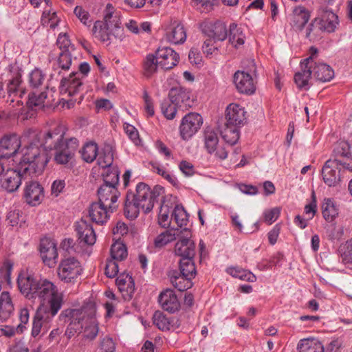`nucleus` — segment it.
<instances>
[{"mask_svg":"<svg viewBox=\"0 0 352 352\" xmlns=\"http://www.w3.org/2000/svg\"><path fill=\"white\" fill-rule=\"evenodd\" d=\"M18 287L27 298H38L40 306L33 320L32 335L45 333L51 327L54 317L60 309L63 294L58 287L45 278L35 276L28 270H21L17 278Z\"/></svg>","mask_w":352,"mask_h":352,"instance_id":"nucleus-1","label":"nucleus"},{"mask_svg":"<svg viewBox=\"0 0 352 352\" xmlns=\"http://www.w3.org/2000/svg\"><path fill=\"white\" fill-rule=\"evenodd\" d=\"M47 162V156L41 154L38 148H26L22 159L14 167L8 168L1 176V188L8 192H15L21 185L22 179L41 174Z\"/></svg>","mask_w":352,"mask_h":352,"instance_id":"nucleus-2","label":"nucleus"},{"mask_svg":"<svg viewBox=\"0 0 352 352\" xmlns=\"http://www.w3.org/2000/svg\"><path fill=\"white\" fill-rule=\"evenodd\" d=\"M96 306L89 302L80 309H66L60 316L64 321L68 322L65 335L71 338L76 333L84 329L82 333L85 338L92 340L98 335V325L95 318Z\"/></svg>","mask_w":352,"mask_h":352,"instance_id":"nucleus-3","label":"nucleus"},{"mask_svg":"<svg viewBox=\"0 0 352 352\" xmlns=\"http://www.w3.org/2000/svg\"><path fill=\"white\" fill-rule=\"evenodd\" d=\"M38 133L32 129L25 130L21 138L13 134L4 136L0 140V158H12V161L19 162L26 148H36L41 154H45L40 147L34 144Z\"/></svg>","mask_w":352,"mask_h":352,"instance_id":"nucleus-4","label":"nucleus"},{"mask_svg":"<svg viewBox=\"0 0 352 352\" xmlns=\"http://www.w3.org/2000/svg\"><path fill=\"white\" fill-rule=\"evenodd\" d=\"M179 60L178 54L172 48L159 47L145 57L142 66L144 75L150 77L160 69H170L178 64Z\"/></svg>","mask_w":352,"mask_h":352,"instance_id":"nucleus-5","label":"nucleus"},{"mask_svg":"<svg viewBox=\"0 0 352 352\" xmlns=\"http://www.w3.org/2000/svg\"><path fill=\"white\" fill-rule=\"evenodd\" d=\"M164 192L162 187L156 186L151 190L148 186L140 183L136 186V194L131 195L144 213L149 212L153 208L155 199Z\"/></svg>","mask_w":352,"mask_h":352,"instance_id":"nucleus-6","label":"nucleus"},{"mask_svg":"<svg viewBox=\"0 0 352 352\" xmlns=\"http://www.w3.org/2000/svg\"><path fill=\"white\" fill-rule=\"evenodd\" d=\"M38 133L37 138L34 141V144L41 148V151L45 153L48 160L50 159L46 150L58 149V147L64 145L65 143L63 140L64 131L60 125H56L49 131L41 133L36 130Z\"/></svg>","mask_w":352,"mask_h":352,"instance_id":"nucleus-7","label":"nucleus"},{"mask_svg":"<svg viewBox=\"0 0 352 352\" xmlns=\"http://www.w3.org/2000/svg\"><path fill=\"white\" fill-rule=\"evenodd\" d=\"M82 272L80 262L74 256H67L61 259L57 268V276L64 283H73L76 281Z\"/></svg>","mask_w":352,"mask_h":352,"instance_id":"nucleus-8","label":"nucleus"},{"mask_svg":"<svg viewBox=\"0 0 352 352\" xmlns=\"http://www.w3.org/2000/svg\"><path fill=\"white\" fill-rule=\"evenodd\" d=\"M204 147L206 151L218 160H225L228 151L223 142L219 141L218 131L214 128L208 127L204 132Z\"/></svg>","mask_w":352,"mask_h":352,"instance_id":"nucleus-9","label":"nucleus"},{"mask_svg":"<svg viewBox=\"0 0 352 352\" xmlns=\"http://www.w3.org/2000/svg\"><path fill=\"white\" fill-rule=\"evenodd\" d=\"M203 122V118L198 113L190 112L185 115L179 126L181 139L184 141L191 139L199 131Z\"/></svg>","mask_w":352,"mask_h":352,"instance_id":"nucleus-10","label":"nucleus"},{"mask_svg":"<svg viewBox=\"0 0 352 352\" xmlns=\"http://www.w3.org/2000/svg\"><path fill=\"white\" fill-rule=\"evenodd\" d=\"M178 241L175 245V253L180 259L195 258L196 254L195 244L192 240V234L188 229L179 231Z\"/></svg>","mask_w":352,"mask_h":352,"instance_id":"nucleus-11","label":"nucleus"},{"mask_svg":"<svg viewBox=\"0 0 352 352\" xmlns=\"http://www.w3.org/2000/svg\"><path fill=\"white\" fill-rule=\"evenodd\" d=\"M38 250L44 265L50 268L54 267L58 258L56 242L51 238H43L40 241Z\"/></svg>","mask_w":352,"mask_h":352,"instance_id":"nucleus-12","label":"nucleus"},{"mask_svg":"<svg viewBox=\"0 0 352 352\" xmlns=\"http://www.w3.org/2000/svg\"><path fill=\"white\" fill-rule=\"evenodd\" d=\"M225 120L228 126L243 127L247 122L248 112L241 104L232 102L226 108Z\"/></svg>","mask_w":352,"mask_h":352,"instance_id":"nucleus-13","label":"nucleus"},{"mask_svg":"<svg viewBox=\"0 0 352 352\" xmlns=\"http://www.w3.org/2000/svg\"><path fill=\"white\" fill-rule=\"evenodd\" d=\"M102 21L111 29L115 38L120 40L124 38L123 30L121 28V14L110 3L106 6Z\"/></svg>","mask_w":352,"mask_h":352,"instance_id":"nucleus-14","label":"nucleus"},{"mask_svg":"<svg viewBox=\"0 0 352 352\" xmlns=\"http://www.w3.org/2000/svg\"><path fill=\"white\" fill-rule=\"evenodd\" d=\"M351 146L344 140L338 141L333 150L332 158L342 166L343 169L352 172V158L351 157Z\"/></svg>","mask_w":352,"mask_h":352,"instance_id":"nucleus-15","label":"nucleus"},{"mask_svg":"<svg viewBox=\"0 0 352 352\" xmlns=\"http://www.w3.org/2000/svg\"><path fill=\"white\" fill-rule=\"evenodd\" d=\"M342 166L338 162L328 160L324 164L321 170L323 182L329 187H336L341 181Z\"/></svg>","mask_w":352,"mask_h":352,"instance_id":"nucleus-16","label":"nucleus"},{"mask_svg":"<svg viewBox=\"0 0 352 352\" xmlns=\"http://www.w3.org/2000/svg\"><path fill=\"white\" fill-rule=\"evenodd\" d=\"M314 54L300 62V71L296 73L294 81L299 88L308 89L313 76Z\"/></svg>","mask_w":352,"mask_h":352,"instance_id":"nucleus-17","label":"nucleus"},{"mask_svg":"<svg viewBox=\"0 0 352 352\" xmlns=\"http://www.w3.org/2000/svg\"><path fill=\"white\" fill-rule=\"evenodd\" d=\"M165 39L170 44L183 43L186 39V32L184 25L177 20L171 19L165 28Z\"/></svg>","mask_w":352,"mask_h":352,"instance_id":"nucleus-18","label":"nucleus"},{"mask_svg":"<svg viewBox=\"0 0 352 352\" xmlns=\"http://www.w3.org/2000/svg\"><path fill=\"white\" fill-rule=\"evenodd\" d=\"M44 197V188L38 182L32 181L25 184L23 198L28 204L36 206L43 201Z\"/></svg>","mask_w":352,"mask_h":352,"instance_id":"nucleus-19","label":"nucleus"},{"mask_svg":"<svg viewBox=\"0 0 352 352\" xmlns=\"http://www.w3.org/2000/svg\"><path fill=\"white\" fill-rule=\"evenodd\" d=\"M234 83L237 91L241 94L251 95L255 92L256 82L254 78L243 71L235 72Z\"/></svg>","mask_w":352,"mask_h":352,"instance_id":"nucleus-20","label":"nucleus"},{"mask_svg":"<svg viewBox=\"0 0 352 352\" xmlns=\"http://www.w3.org/2000/svg\"><path fill=\"white\" fill-rule=\"evenodd\" d=\"M311 25L318 27L320 30L333 32L338 25V18L333 12L324 11L314 19Z\"/></svg>","mask_w":352,"mask_h":352,"instance_id":"nucleus-21","label":"nucleus"},{"mask_svg":"<svg viewBox=\"0 0 352 352\" xmlns=\"http://www.w3.org/2000/svg\"><path fill=\"white\" fill-rule=\"evenodd\" d=\"M202 31L214 41H224L228 34L226 25L221 22L204 21L201 23Z\"/></svg>","mask_w":352,"mask_h":352,"instance_id":"nucleus-22","label":"nucleus"},{"mask_svg":"<svg viewBox=\"0 0 352 352\" xmlns=\"http://www.w3.org/2000/svg\"><path fill=\"white\" fill-rule=\"evenodd\" d=\"M99 202L107 205L109 208L115 209L118 199L120 196L116 187L102 184L98 190Z\"/></svg>","mask_w":352,"mask_h":352,"instance_id":"nucleus-23","label":"nucleus"},{"mask_svg":"<svg viewBox=\"0 0 352 352\" xmlns=\"http://www.w3.org/2000/svg\"><path fill=\"white\" fill-rule=\"evenodd\" d=\"M311 54L316 53V50L311 48ZM313 76L317 80L321 82H329L334 76L333 69L327 64L322 61H316L314 58V65L312 67Z\"/></svg>","mask_w":352,"mask_h":352,"instance_id":"nucleus-24","label":"nucleus"},{"mask_svg":"<svg viewBox=\"0 0 352 352\" xmlns=\"http://www.w3.org/2000/svg\"><path fill=\"white\" fill-rule=\"evenodd\" d=\"M113 210V208H109L107 205L99 201L93 203L89 210V216L93 222L103 224L107 221L109 213Z\"/></svg>","mask_w":352,"mask_h":352,"instance_id":"nucleus-25","label":"nucleus"},{"mask_svg":"<svg viewBox=\"0 0 352 352\" xmlns=\"http://www.w3.org/2000/svg\"><path fill=\"white\" fill-rule=\"evenodd\" d=\"M159 302L164 310L169 312L177 311L180 307V302L177 295L171 289H166L160 294Z\"/></svg>","mask_w":352,"mask_h":352,"instance_id":"nucleus-26","label":"nucleus"},{"mask_svg":"<svg viewBox=\"0 0 352 352\" xmlns=\"http://www.w3.org/2000/svg\"><path fill=\"white\" fill-rule=\"evenodd\" d=\"M320 210L322 217L328 223L333 222L339 215V206L331 198H324L321 203Z\"/></svg>","mask_w":352,"mask_h":352,"instance_id":"nucleus-27","label":"nucleus"},{"mask_svg":"<svg viewBox=\"0 0 352 352\" xmlns=\"http://www.w3.org/2000/svg\"><path fill=\"white\" fill-rule=\"evenodd\" d=\"M154 324L162 331H175L179 327V320L175 317H167L157 311L153 316Z\"/></svg>","mask_w":352,"mask_h":352,"instance_id":"nucleus-28","label":"nucleus"},{"mask_svg":"<svg viewBox=\"0 0 352 352\" xmlns=\"http://www.w3.org/2000/svg\"><path fill=\"white\" fill-rule=\"evenodd\" d=\"M76 230L82 242L89 245H92L96 243V236L93 228L85 221H78L76 224Z\"/></svg>","mask_w":352,"mask_h":352,"instance_id":"nucleus-29","label":"nucleus"},{"mask_svg":"<svg viewBox=\"0 0 352 352\" xmlns=\"http://www.w3.org/2000/svg\"><path fill=\"white\" fill-rule=\"evenodd\" d=\"M116 285L124 299H129L135 290L133 278L128 273L120 274L116 279Z\"/></svg>","mask_w":352,"mask_h":352,"instance_id":"nucleus-30","label":"nucleus"},{"mask_svg":"<svg viewBox=\"0 0 352 352\" xmlns=\"http://www.w3.org/2000/svg\"><path fill=\"white\" fill-rule=\"evenodd\" d=\"M309 19L308 11L302 6L294 8L289 16L290 25L296 30H301Z\"/></svg>","mask_w":352,"mask_h":352,"instance_id":"nucleus-31","label":"nucleus"},{"mask_svg":"<svg viewBox=\"0 0 352 352\" xmlns=\"http://www.w3.org/2000/svg\"><path fill=\"white\" fill-rule=\"evenodd\" d=\"M82 85L78 74H73L69 78H65L61 82L60 92L73 96L76 94Z\"/></svg>","mask_w":352,"mask_h":352,"instance_id":"nucleus-32","label":"nucleus"},{"mask_svg":"<svg viewBox=\"0 0 352 352\" xmlns=\"http://www.w3.org/2000/svg\"><path fill=\"white\" fill-rule=\"evenodd\" d=\"M92 33L98 41L109 44L113 35L111 29L107 26L102 21H97L94 23Z\"/></svg>","mask_w":352,"mask_h":352,"instance_id":"nucleus-33","label":"nucleus"},{"mask_svg":"<svg viewBox=\"0 0 352 352\" xmlns=\"http://www.w3.org/2000/svg\"><path fill=\"white\" fill-rule=\"evenodd\" d=\"M14 306L8 292H3L0 295V322L6 321L12 315Z\"/></svg>","mask_w":352,"mask_h":352,"instance_id":"nucleus-34","label":"nucleus"},{"mask_svg":"<svg viewBox=\"0 0 352 352\" xmlns=\"http://www.w3.org/2000/svg\"><path fill=\"white\" fill-rule=\"evenodd\" d=\"M297 349L298 352H324L323 344L319 340L314 338L300 340Z\"/></svg>","mask_w":352,"mask_h":352,"instance_id":"nucleus-35","label":"nucleus"},{"mask_svg":"<svg viewBox=\"0 0 352 352\" xmlns=\"http://www.w3.org/2000/svg\"><path fill=\"white\" fill-rule=\"evenodd\" d=\"M170 97L172 101L178 105V107L190 106L191 93L189 90L184 88L174 89L170 91Z\"/></svg>","mask_w":352,"mask_h":352,"instance_id":"nucleus-36","label":"nucleus"},{"mask_svg":"<svg viewBox=\"0 0 352 352\" xmlns=\"http://www.w3.org/2000/svg\"><path fill=\"white\" fill-rule=\"evenodd\" d=\"M245 34L242 29L236 24L230 26L228 41L230 44L234 48H239L245 43Z\"/></svg>","mask_w":352,"mask_h":352,"instance_id":"nucleus-37","label":"nucleus"},{"mask_svg":"<svg viewBox=\"0 0 352 352\" xmlns=\"http://www.w3.org/2000/svg\"><path fill=\"white\" fill-rule=\"evenodd\" d=\"M113 150L110 144L104 145L98 154V164L103 169L112 166Z\"/></svg>","mask_w":352,"mask_h":352,"instance_id":"nucleus-38","label":"nucleus"},{"mask_svg":"<svg viewBox=\"0 0 352 352\" xmlns=\"http://www.w3.org/2000/svg\"><path fill=\"white\" fill-rule=\"evenodd\" d=\"M180 230L172 229L162 232L154 239V245L157 248H161L171 241H174L179 234Z\"/></svg>","mask_w":352,"mask_h":352,"instance_id":"nucleus-39","label":"nucleus"},{"mask_svg":"<svg viewBox=\"0 0 352 352\" xmlns=\"http://www.w3.org/2000/svg\"><path fill=\"white\" fill-rule=\"evenodd\" d=\"M226 272L234 278L248 282H255L256 277L251 272L243 270L239 267H230L226 269Z\"/></svg>","mask_w":352,"mask_h":352,"instance_id":"nucleus-40","label":"nucleus"},{"mask_svg":"<svg viewBox=\"0 0 352 352\" xmlns=\"http://www.w3.org/2000/svg\"><path fill=\"white\" fill-rule=\"evenodd\" d=\"M151 26L149 22H143L139 25L135 20L131 19L126 20L124 23V27L126 30L135 34L151 32Z\"/></svg>","mask_w":352,"mask_h":352,"instance_id":"nucleus-41","label":"nucleus"},{"mask_svg":"<svg viewBox=\"0 0 352 352\" xmlns=\"http://www.w3.org/2000/svg\"><path fill=\"white\" fill-rule=\"evenodd\" d=\"M82 160L86 162L91 163L96 160L98 154V148L95 142H89L86 143L80 151Z\"/></svg>","mask_w":352,"mask_h":352,"instance_id":"nucleus-42","label":"nucleus"},{"mask_svg":"<svg viewBox=\"0 0 352 352\" xmlns=\"http://www.w3.org/2000/svg\"><path fill=\"white\" fill-rule=\"evenodd\" d=\"M115 241L111 245L110 253L111 258L117 261L125 259L128 255L126 245L119 239H114Z\"/></svg>","mask_w":352,"mask_h":352,"instance_id":"nucleus-43","label":"nucleus"},{"mask_svg":"<svg viewBox=\"0 0 352 352\" xmlns=\"http://www.w3.org/2000/svg\"><path fill=\"white\" fill-rule=\"evenodd\" d=\"M241 128L228 126L225 122V128L221 131L222 138L230 144H236L239 139Z\"/></svg>","mask_w":352,"mask_h":352,"instance_id":"nucleus-44","label":"nucleus"},{"mask_svg":"<svg viewBox=\"0 0 352 352\" xmlns=\"http://www.w3.org/2000/svg\"><path fill=\"white\" fill-rule=\"evenodd\" d=\"M102 175L104 177V184L105 185L116 187L119 182V172L116 166H111L103 169Z\"/></svg>","mask_w":352,"mask_h":352,"instance_id":"nucleus-45","label":"nucleus"},{"mask_svg":"<svg viewBox=\"0 0 352 352\" xmlns=\"http://www.w3.org/2000/svg\"><path fill=\"white\" fill-rule=\"evenodd\" d=\"M142 210L139 206L135 204V201H133V198L131 195L126 196V199L124 206V214L125 216L130 219H135L140 211Z\"/></svg>","mask_w":352,"mask_h":352,"instance_id":"nucleus-46","label":"nucleus"},{"mask_svg":"<svg viewBox=\"0 0 352 352\" xmlns=\"http://www.w3.org/2000/svg\"><path fill=\"white\" fill-rule=\"evenodd\" d=\"M56 150L54 159L56 162L58 164H66L67 163L73 156V151L65 145H61V146L58 147V149Z\"/></svg>","mask_w":352,"mask_h":352,"instance_id":"nucleus-47","label":"nucleus"},{"mask_svg":"<svg viewBox=\"0 0 352 352\" xmlns=\"http://www.w3.org/2000/svg\"><path fill=\"white\" fill-rule=\"evenodd\" d=\"M58 22L59 19L55 11L52 10L50 8L44 10L41 17V23L43 25L54 28Z\"/></svg>","mask_w":352,"mask_h":352,"instance_id":"nucleus-48","label":"nucleus"},{"mask_svg":"<svg viewBox=\"0 0 352 352\" xmlns=\"http://www.w3.org/2000/svg\"><path fill=\"white\" fill-rule=\"evenodd\" d=\"M179 269L181 274L187 277L194 278L196 275L194 258L180 259Z\"/></svg>","mask_w":352,"mask_h":352,"instance_id":"nucleus-49","label":"nucleus"},{"mask_svg":"<svg viewBox=\"0 0 352 352\" xmlns=\"http://www.w3.org/2000/svg\"><path fill=\"white\" fill-rule=\"evenodd\" d=\"M193 278L187 277L182 274L171 278V283L179 291L186 290L192 287L191 280Z\"/></svg>","mask_w":352,"mask_h":352,"instance_id":"nucleus-50","label":"nucleus"},{"mask_svg":"<svg viewBox=\"0 0 352 352\" xmlns=\"http://www.w3.org/2000/svg\"><path fill=\"white\" fill-rule=\"evenodd\" d=\"M172 217L179 227L186 226L188 222V214L182 206L177 205L172 212Z\"/></svg>","mask_w":352,"mask_h":352,"instance_id":"nucleus-51","label":"nucleus"},{"mask_svg":"<svg viewBox=\"0 0 352 352\" xmlns=\"http://www.w3.org/2000/svg\"><path fill=\"white\" fill-rule=\"evenodd\" d=\"M170 208L167 204H163L161 206L158 222L159 224L164 228L169 227L173 221V217L170 216Z\"/></svg>","mask_w":352,"mask_h":352,"instance_id":"nucleus-52","label":"nucleus"},{"mask_svg":"<svg viewBox=\"0 0 352 352\" xmlns=\"http://www.w3.org/2000/svg\"><path fill=\"white\" fill-rule=\"evenodd\" d=\"M74 50H62L59 53L58 58V64L63 69H69L72 62V52Z\"/></svg>","mask_w":352,"mask_h":352,"instance_id":"nucleus-53","label":"nucleus"},{"mask_svg":"<svg viewBox=\"0 0 352 352\" xmlns=\"http://www.w3.org/2000/svg\"><path fill=\"white\" fill-rule=\"evenodd\" d=\"M177 108L178 105L171 99L170 101L163 102L161 107L162 113L168 120H172L175 117Z\"/></svg>","mask_w":352,"mask_h":352,"instance_id":"nucleus-54","label":"nucleus"},{"mask_svg":"<svg viewBox=\"0 0 352 352\" xmlns=\"http://www.w3.org/2000/svg\"><path fill=\"white\" fill-rule=\"evenodd\" d=\"M46 98L47 94L45 92H42L39 94L33 93L29 96L28 104L30 107L41 109L44 107Z\"/></svg>","mask_w":352,"mask_h":352,"instance_id":"nucleus-55","label":"nucleus"},{"mask_svg":"<svg viewBox=\"0 0 352 352\" xmlns=\"http://www.w3.org/2000/svg\"><path fill=\"white\" fill-rule=\"evenodd\" d=\"M74 14L80 21L86 26H90L92 19L89 12L82 6H76L74 9Z\"/></svg>","mask_w":352,"mask_h":352,"instance_id":"nucleus-56","label":"nucleus"},{"mask_svg":"<svg viewBox=\"0 0 352 352\" xmlns=\"http://www.w3.org/2000/svg\"><path fill=\"white\" fill-rule=\"evenodd\" d=\"M280 214V208L278 207L267 209L263 213V221L268 225H271L277 220Z\"/></svg>","mask_w":352,"mask_h":352,"instance_id":"nucleus-57","label":"nucleus"},{"mask_svg":"<svg viewBox=\"0 0 352 352\" xmlns=\"http://www.w3.org/2000/svg\"><path fill=\"white\" fill-rule=\"evenodd\" d=\"M311 199L312 200L306 204L304 208V214L307 218V220L312 219L317 212V201L314 192L311 194Z\"/></svg>","mask_w":352,"mask_h":352,"instance_id":"nucleus-58","label":"nucleus"},{"mask_svg":"<svg viewBox=\"0 0 352 352\" xmlns=\"http://www.w3.org/2000/svg\"><path fill=\"white\" fill-rule=\"evenodd\" d=\"M340 252L344 262L352 263V239L340 247Z\"/></svg>","mask_w":352,"mask_h":352,"instance_id":"nucleus-59","label":"nucleus"},{"mask_svg":"<svg viewBox=\"0 0 352 352\" xmlns=\"http://www.w3.org/2000/svg\"><path fill=\"white\" fill-rule=\"evenodd\" d=\"M143 99V109L145 116L147 118L153 117L155 115V107L152 98L145 93L144 94Z\"/></svg>","mask_w":352,"mask_h":352,"instance_id":"nucleus-60","label":"nucleus"},{"mask_svg":"<svg viewBox=\"0 0 352 352\" xmlns=\"http://www.w3.org/2000/svg\"><path fill=\"white\" fill-rule=\"evenodd\" d=\"M202 50L206 56H212L217 54L218 47L215 45V41L214 40L208 38L205 41L202 47Z\"/></svg>","mask_w":352,"mask_h":352,"instance_id":"nucleus-61","label":"nucleus"},{"mask_svg":"<svg viewBox=\"0 0 352 352\" xmlns=\"http://www.w3.org/2000/svg\"><path fill=\"white\" fill-rule=\"evenodd\" d=\"M57 45L60 50H74V46L71 44L68 36L65 33H60L57 38Z\"/></svg>","mask_w":352,"mask_h":352,"instance_id":"nucleus-62","label":"nucleus"},{"mask_svg":"<svg viewBox=\"0 0 352 352\" xmlns=\"http://www.w3.org/2000/svg\"><path fill=\"white\" fill-rule=\"evenodd\" d=\"M20 210L16 208H11L6 215V221L11 226H17L21 220Z\"/></svg>","mask_w":352,"mask_h":352,"instance_id":"nucleus-63","label":"nucleus"},{"mask_svg":"<svg viewBox=\"0 0 352 352\" xmlns=\"http://www.w3.org/2000/svg\"><path fill=\"white\" fill-rule=\"evenodd\" d=\"M44 79V75L39 69H34L30 74V83L34 87H37L41 85Z\"/></svg>","mask_w":352,"mask_h":352,"instance_id":"nucleus-64","label":"nucleus"}]
</instances>
